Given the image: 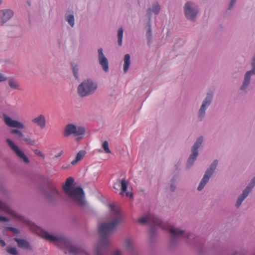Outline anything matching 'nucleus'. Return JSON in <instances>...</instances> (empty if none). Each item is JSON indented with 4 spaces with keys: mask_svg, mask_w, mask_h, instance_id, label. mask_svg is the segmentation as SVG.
I'll use <instances>...</instances> for the list:
<instances>
[{
    "mask_svg": "<svg viewBox=\"0 0 255 255\" xmlns=\"http://www.w3.org/2000/svg\"><path fill=\"white\" fill-rule=\"evenodd\" d=\"M66 167H62V169H65Z\"/></svg>",
    "mask_w": 255,
    "mask_h": 255,
    "instance_id": "47",
    "label": "nucleus"
},
{
    "mask_svg": "<svg viewBox=\"0 0 255 255\" xmlns=\"http://www.w3.org/2000/svg\"><path fill=\"white\" fill-rule=\"evenodd\" d=\"M71 69L73 74L76 79H78L79 77V66L77 63H72L71 64Z\"/></svg>",
    "mask_w": 255,
    "mask_h": 255,
    "instance_id": "31",
    "label": "nucleus"
},
{
    "mask_svg": "<svg viewBox=\"0 0 255 255\" xmlns=\"http://www.w3.org/2000/svg\"><path fill=\"white\" fill-rule=\"evenodd\" d=\"M102 147L106 153H110L111 152V150L109 147V143L107 141H105L102 144Z\"/></svg>",
    "mask_w": 255,
    "mask_h": 255,
    "instance_id": "34",
    "label": "nucleus"
},
{
    "mask_svg": "<svg viewBox=\"0 0 255 255\" xmlns=\"http://www.w3.org/2000/svg\"><path fill=\"white\" fill-rule=\"evenodd\" d=\"M251 66L252 68L255 69V54L254 55L252 61H251Z\"/></svg>",
    "mask_w": 255,
    "mask_h": 255,
    "instance_id": "40",
    "label": "nucleus"
},
{
    "mask_svg": "<svg viewBox=\"0 0 255 255\" xmlns=\"http://www.w3.org/2000/svg\"><path fill=\"white\" fill-rule=\"evenodd\" d=\"M34 153L37 155V156H38L39 157L42 158V159H44L45 158V155L44 154V153L40 151L38 149H34L33 150Z\"/></svg>",
    "mask_w": 255,
    "mask_h": 255,
    "instance_id": "35",
    "label": "nucleus"
},
{
    "mask_svg": "<svg viewBox=\"0 0 255 255\" xmlns=\"http://www.w3.org/2000/svg\"><path fill=\"white\" fill-rule=\"evenodd\" d=\"M123 252L120 250H116L112 252L111 255H123Z\"/></svg>",
    "mask_w": 255,
    "mask_h": 255,
    "instance_id": "38",
    "label": "nucleus"
},
{
    "mask_svg": "<svg viewBox=\"0 0 255 255\" xmlns=\"http://www.w3.org/2000/svg\"><path fill=\"white\" fill-rule=\"evenodd\" d=\"M84 132L85 129L83 128L76 126L72 124H69L64 128L63 135L64 137H67L72 134L76 136L82 135Z\"/></svg>",
    "mask_w": 255,
    "mask_h": 255,
    "instance_id": "11",
    "label": "nucleus"
},
{
    "mask_svg": "<svg viewBox=\"0 0 255 255\" xmlns=\"http://www.w3.org/2000/svg\"><path fill=\"white\" fill-rule=\"evenodd\" d=\"M109 208L113 220L111 222L102 223L99 225L100 239L95 247L93 253L87 254V255H103V251L107 249L109 245L107 238L123 220V215L117 206L115 204H110Z\"/></svg>",
    "mask_w": 255,
    "mask_h": 255,
    "instance_id": "2",
    "label": "nucleus"
},
{
    "mask_svg": "<svg viewBox=\"0 0 255 255\" xmlns=\"http://www.w3.org/2000/svg\"><path fill=\"white\" fill-rule=\"evenodd\" d=\"M178 42L180 43V45H182L184 43V40L179 38L176 39V44H177Z\"/></svg>",
    "mask_w": 255,
    "mask_h": 255,
    "instance_id": "41",
    "label": "nucleus"
},
{
    "mask_svg": "<svg viewBox=\"0 0 255 255\" xmlns=\"http://www.w3.org/2000/svg\"><path fill=\"white\" fill-rule=\"evenodd\" d=\"M253 255H255V253Z\"/></svg>",
    "mask_w": 255,
    "mask_h": 255,
    "instance_id": "48",
    "label": "nucleus"
},
{
    "mask_svg": "<svg viewBox=\"0 0 255 255\" xmlns=\"http://www.w3.org/2000/svg\"><path fill=\"white\" fill-rule=\"evenodd\" d=\"M62 153H63L62 151H60L59 153H58L57 154H56L55 155V157L56 158H58L59 157H60L62 154Z\"/></svg>",
    "mask_w": 255,
    "mask_h": 255,
    "instance_id": "44",
    "label": "nucleus"
},
{
    "mask_svg": "<svg viewBox=\"0 0 255 255\" xmlns=\"http://www.w3.org/2000/svg\"><path fill=\"white\" fill-rule=\"evenodd\" d=\"M176 185L175 183H172L170 184V191H171L172 192H174L176 190Z\"/></svg>",
    "mask_w": 255,
    "mask_h": 255,
    "instance_id": "39",
    "label": "nucleus"
},
{
    "mask_svg": "<svg viewBox=\"0 0 255 255\" xmlns=\"http://www.w3.org/2000/svg\"><path fill=\"white\" fill-rule=\"evenodd\" d=\"M160 6L157 2L154 3L152 4V7L148 9V12H153L155 14L157 15L159 13L160 10Z\"/></svg>",
    "mask_w": 255,
    "mask_h": 255,
    "instance_id": "29",
    "label": "nucleus"
},
{
    "mask_svg": "<svg viewBox=\"0 0 255 255\" xmlns=\"http://www.w3.org/2000/svg\"><path fill=\"white\" fill-rule=\"evenodd\" d=\"M86 151L85 150H82L79 151L76 155L75 159L71 161V164L72 165H76L78 161H79L82 159V158L84 157Z\"/></svg>",
    "mask_w": 255,
    "mask_h": 255,
    "instance_id": "28",
    "label": "nucleus"
},
{
    "mask_svg": "<svg viewBox=\"0 0 255 255\" xmlns=\"http://www.w3.org/2000/svg\"><path fill=\"white\" fill-rule=\"evenodd\" d=\"M255 186V176L251 180L250 183L243 190L242 193L238 197L235 203V207L239 208L241 207L243 201L247 198L250 193L253 191Z\"/></svg>",
    "mask_w": 255,
    "mask_h": 255,
    "instance_id": "9",
    "label": "nucleus"
},
{
    "mask_svg": "<svg viewBox=\"0 0 255 255\" xmlns=\"http://www.w3.org/2000/svg\"><path fill=\"white\" fill-rule=\"evenodd\" d=\"M5 230L6 231H10L14 234H19L20 232L17 229L13 227H6Z\"/></svg>",
    "mask_w": 255,
    "mask_h": 255,
    "instance_id": "36",
    "label": "nucleus"
},
{
    "mask_svg": "<svg viewBox=\"0 0 255 255\" xmlns=\"http://www.w3.org/2000/svg\"><path fill=\"white\" fill-rule=\"evenodd\" d=\"M6 78L1 73H0V82L6 80Z\"/></svg>",
    "mask_w": 255,
    "mask_h": 255,
    "instance_id": "42",
    "label": "nucleus"
},
{
    "mask_svg": "<svg viewBox=\"0 0 255 255\" xmlns=\"http://www.w3.org/2000/svg\"><path fill=\"white\" fill-rule=\"evenodd\" d=\"M204 141V137L203 136L201 135L198 137L191 147V150L199 151L198 149L202 146Z\"/></svg>",
    "mask_w": 255,
    "mask_h": 255,
    "instance_id": "22",
    "label": "nucleus"
},
{
    "mask_svg": "<svg viewBox=\"0 0 255 255\" xmlns=\"http://www.w3.org/2000/svg\"><path fill=\"white\" fill-rule=\"evenodd\" d=\"M46 200L50 203H55L60 197L59 191L51 183L49 184L48 189L45 192Z\"/></svg>",
    "mask_w": 255,
    "mask_h": 255,
    "instance_id": "10",
    "label": "nucleus"
},
{
    "mask_svg": "<svg viewBox=\"0 0 255 255\" xmlns=\"http://www.w3.org/2000/svg\"><path fill=\"white\" fill-rule=\"evenodd\" d=\"M1 212H4L15 218L20 219L19 216L16 213L13 211L6 204L0 201V213ZM9 221L8 218L0 216V222H7Z\"/></svg>",
    "mask_w": 255,
    "mask_h": 255,
    "instance_id": "14",
    "label": "nucleus"
},
{
    "mask_svg": "<svg viewBox=\"0 0 255 255\" xmlns=\"http://www.w3.org/2000/svg\"><path fill=\"white\" fill-rule=\"evenodd\" d=\"M237 0H231L228 6V9L231 10L234 7Z\"/></svg>",
    "mask_w": 255,
    "mask_h": 255,
    "instance_id": "37",
    "label": "nucleus"
},
{
    "mask_svg": "<svg viewBox=\"0 0 255 255\" xmlns=\"http://www.w3.org/2000/svg\"><path fill=\"white\" fill-rule=\"evenodd\" d=\"M123 62V71L124 73H126L128 70L130 64V56L129 54L125 55Z\"/></svg>",
    "mask_w": 255,
    "mask_h": 255,
    "instance_id": "25",
    "label": "nucleus"
},
{
    "mask_svg": "<svg viewBox=\"0 0 255 255\" xmlns=\"http://www.w3.org/2000/svg\"><path fill=\"white\" fill-rule=\"evenodd\" d=\"M199 155V151L191 150V153L189 155L186 165V168L189 169L193 165Z\"/></svg>",
    "mask_w": 255,
    "mask_h": 255,
    "instance_id": "21",
    "label": "nucleus"
},
{
    "mask_svg": "<svg viewBox=\"0 0 255 255\" xmlns=\"http://www.w3.org/2000/svg\"><path fill=\"white\" fill-rule=\"evenodd\" d=\"M219 161L217 159H215L211 163L209 167L206 169L204 175H207L209 178H211L217 168L218 165Z\"/></svg>",
    "mask_w": 255,
    "mask_h": 255,
    "instance_id": "20",
    "label": "nucleus"
},
{
    "mask_svg": "<svg viewBox=\"0 0 255 255\" xmlns=\"http://www.w3.org/2000/svg\"><path fill=\"white\" fill-rule=\"evenodd\" d=\"M31 122L40 127L41 129L44 128L46 126V119L44 115L40 114L37 117L33 119Z\"/></svg>",
    "mask_w": 255,
    "mask_h": 255,
    "instance_id": "19",
    "label": "nucleus"
},
{
    "mask_svg": "<svg viewBox=\"0 0 255 255\" xmlns=\"http://www.w3.org/2000/svg\"><path fill=\"white\" fill-rule=\"evenodd\" d=\"M130 255H138L135 252V251L131 252L129 253Z\"/></svg>",
    "mask_w": 255,
    "mask_h": 255,
    "instance_id": "45",
    "label": "nucleus"
},
{
    "mask_svg": "<svg viewBox=\"0 0 255 255\" xmlns=\"http://www.w3.org/2000/svg\"><path fill=\"white\" fill-rule=\"evenodd\" d=\"M213 100V94L211 92L207 94L202 100L201 105L197 113V120L198 122H203L207 115V111L211 106Z\"/></svg>",
    "mask_w": 255,
    "mask_h": 255,
    "instance_id": "7",
    "label": "nucleus"
},
{
    "mask_svg": "<svg viewBox=\"0 0 255 255\" xmlns=\"http://www.w3.org/2000/svg\"><path fill=\"white\" fill-rule=\"evenodd\" d=\"M124 245L126 250L129 253L135 251V241L133 237L131 236L126 237L124 240Z\"/></svg>",
    "mask_w": 255,
    "mask_h": 255,
    "instance_id": "17",
    "label": "nucleus"
},
{
    "mask_svg": "<svg viewBox=\"0 0 255 255\" xmlns=\"http://www.w3.org/2000/svg\"><path fill=\"white\" fill-rule=\"evenodd\" d=\"M184 12L188 20L194 22L199 13V6L194 1H188L184 4Z\"/></svg>",
    "mask_w": 255,
    "mask_h": 255,
    "instance_id": "8",
    "label": "nucleus"
},
{
    "mask_svg": "<svg viewBox=\"0 0 255 255\" xmlns=\"http://www.w3.org/2000/svg\"><path fill=\"white\" fill-rule=\"evenodd\" d=\"M124 33V29L122 27H120L118 30V44L119 46H121L123 44V37Z\"/></svg>",
    "mask_w": 255,
    "mask_h": 255,
    "instance_id": "30",
    "label": "nucleus"
},
{
    "mask_svg": "<svg viewBox=\"0 0 255 255\" xmlns=\"http://www.w3.org/2000/svg\"><path fill=\"white\" fill-rule=\"evenodd\" d=\"M14 240L17 243L19 248L23 249H30V245L28 241L24 239L14 238Z\"/></svg>",
    "mask_w": 255,
    "mask_h": 255,
    "instance_id": "23",
    "label": "nucleus"
},
{
    "mask_svg": "<svg viewBox=\"0 0 255 255\" xmlns=\"http://www.w3.org/2000/svg\"><path fill=\"white\" fill-rule=\"evenodd\" d=\"M8 84L9 87L13 89H19V85L18 82L12 78L8 80Z\"/></svg>",
    "mask_w": 255,
    "mask_h": 255,
    "instance_id": "32",
    "label": "nucleus"
},
{
    "mask_svg": "<svg viewBox=\"0 0 255 255\" xmlns=\"http://www.w3.org/2000/svg\"><path fill=\"white\" fill-rule=\"evenodd\" d=\"M6 141L9 147L15 153V154L25 163H29V160L24 152L18 146L9 138H7Z\"/></svg>",
    "mask_w": 255,
    "mask_h": 255,
    "instance_id": "13",
    "label": "nucleus"
},
{
    "mask_svg": "<svg viewBox=\"0 0 255 255\" xmlns=\"http://www.w3.org/2000/svg\"><path fill=\"white\" fill-rule=\"evenodd\" d=\"M255 75V69L252 68L246 72L244 76V79L240 87V90L242 92L246 93L249 90L251 83L252 76Z\"/></svg>",
    "mask_w": 255,
    "mask_h": 255,
    "instance_id": "12",
    "label": "nucleus"
},
{
    "mask_svg": "<svg viewBox=\"0 0 255 255\" xmlns=\"http://www.w3.org/2000/svg\"><path fill=\"white\" fill-rule=\"evenodd\" d=\"M6 252L10 255H18V252L17 251V249L15 247H11L10 246H8L6 248Z\"/></svg>",
    "mask_w": 255,
    "mask_h": 255,
    "instance_id": "33",
    "label": "nucleus"
},
{
    "mask_svg": "<svg viewBox=\"0 0 255 255\" xmlns=\"http://www.w3.org/2000/svg\"><path fill=\"white\" fill-rule=\"evenodd\" d=\"M145 36L147 40V45H151L153 42V36L152 33L151 26L150 22H148V28L146 30Z\"/></svg>",
    "mask_w": 255,
    "mask_h": 255,
    "instance_id": "26",
    "label": "nucleus"
},
{
    "mask_svg": "<svg viewBox=\"0 0 255 255\" xmlns=\"http://www.w3.org/2000/svg\"><path fill=\"white\" fill-rule=\"evenodd\" d=\"M6 244L4 240L0 239V245L3 247L5 246Z\"/></svg>",
    "mask_w": 255,
    "mask_h": 255,
    "instance_id": "43",
    "label": "nucleus"
},
{
    "mask_svg": "<svg viewBox=\"0 0 255 255\" xmlns=\"http://www.w3.org/2000/svg\"><path fill=\"white\" fill-rule=\"evenodd\" d=\"M98 88L97 82L92 78H86L78 85L77 92L81 97L93 95Z\"/></svg>",
    "mask_w": 255,
    "mask_h": 255,
    "instance_id": "6",
    "label": "nucleus"
},
{
    "mask_svg": "<svg viewBox=\"0 0 255 255\" xmlns=\"http://www.w3.org/2000/svg\"><path fill=\"white\" fill-rule=\"evenodd\" d=\"M3 119L7 126L12 128H16L12 129L10 130V133L16 134L19 140L23 141L26 144L30 145L35 144L36 141L35 139L29 136H25L23 132L19 130V129H24L25 128V126L23 123L17 120H13L5 114L3 115Z\"/></svg>",
    "mask_w": 255,
    "mask_h": 255,
    "instance_id": "4",
    "label": "nucleus"
},
{
    "mask_svg": "<svg viewBox=\"0 0 255 255\" xmlns=\"http://www.w3.org/2000/svg\"><path fill=\"white\" fill-rule=\"evenodd\" d=\"M2 0H0V5L2 3Z\"/></svg>",
    "mask_w": 255,
    "mask_h": 255,
    "instance_id": "46",
    "label": "nucleus"
},
{
    "mask_svg": "<svg viewBox=\"0 0 255 255\" xmlns=\"http://www.w3.org/2000/svg\"><path fill=\"white\" fill-rule=\"evenodd\" d=\"M13 15V12L11 9H4L0 10V23L3 25Z\"/></svg>",
    "mask_w": 255,
    "mask_h": 255,
    "instance_id": "18",
    "label": "nucleus"
},
{
    "mask_svg": "<svg viewBox=\"0 0 255 255\" xmlns=\"http://www.w3.org/2000/svg\"><path fill=\"white\" fill-rule=\"evenodd\" d=\"M40 236L53 243L58 248L74 255H81L86 253L85 250L80 246L75 244L70 239L61 234H53L48 232L40 230Z\"/></svg>",
    "mask_w": 255,
    "mask_h": 255,
    "instance_id": "3",
    "label": "nucleus"
},
{
    "mask_svg": "<svg viewBox=\"0 0 255 255\" xmlns=\"http://www.w3.org/2000/svg\"><path fill=\"white\" fill-rule=\"evenodd\" d=\"M74 180L72 177L68 178L63 186V189L67 195L78 204L82 206L85 203L84 193L82 188L76 187L74 188L73 184Z\"/></svg>",
    "mask_w": 255,
    "mask_h": 255,
    "instance_id": "5",
    "label": "nucleus"
},
{
    "mask_svg": "<svg viewBox=\"0 0 255 255\" xmlns=\"http://www.w3.org/2000/svg\"><path fill=\"white\" fill-rule=\"evenodd\" d=\"M128 185V182L125 179H123L121 180H118L117 182L114 184L113 187L117 191H118L119 187L121 186L122 191L120 194L123 196L125 193L127 197H132V194L127 191Z\"/></svg>",
    "mask_w": 255,
    "mask_h": 255,
    "instance_id": "15",
    "label": "nucleus"
},
{
    "mask_svg": "<svg viewBox=\"0 0 255 255\" xmlns=\"http://www.w3.org/2000/svg\"><path fill=\"white\" fill-rule=\"evenodd\" d=\"M210 179V178L207 176V175H204L197 187L198 191H201L204 189L206 185L209 182Z\"/></svg>",
    "mask_w": 255,
    "mask_h": 255,
    "instance_id": "27",
    "label": "nucleus"
},
{
    "mask_svg": "<svg viewBox=\"0 0 255 255\" xmlns=\"http://www.w3.org/2000/svg\"><path fill=\"white\" fill-rule=\"evenodd\" d=\"M65 20L71 27H73L75 26V18L73 12H66L65 14Z\"/></svg>",
    "mask_w": 255,
    "mask_h": 255,
    "instance_id": "24",
    "label": "nucleus"
},
{
    "mask_svg": "<svg viewBox=\"0 0 255 255\" xmlns=\"http://www.w3.org/2000/svg\"><path fill=\"white\" fill-rule=\"evenodd\" d=\"M98 59L100 65L102 68L103 70L107 72L109 71V61L103 52V49L100 48L97 50Z\"/></svg>",
    "mask_w": 255,
    "mask_h": 255,
    "instance_id": "16",
    "label": "nucleus"
},
{
    "mask_svg": "<svg viewBox=\"0 0 255 255\" xmlns=\"http://www.w3.org/2000/svg\"><path fill=\"white\" fill-rule=\"evenodd\" d=\"M136 221L141 224L148 223L151 225L149 230L151 238H153L157 233V227L163 230H168L170 234V243L173 246L177 244L181 240H184L191 244L193 243L192 240L194 239V235L193 234L173 226L167 222H163L153 215L149 214L148 216H142Z\"/></svg>",
    "mask_w": 255,
    "mask_h": 255,
    "instance_id": "1",
    "label": "nucleus"
}]
</instances>
